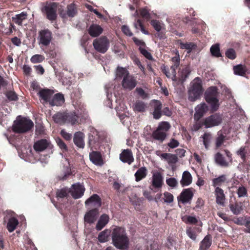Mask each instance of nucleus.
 Listing matches in <instances>:
<instances>
[{
	"label": "nucleus",
	"instance_id": "nucleus-38",
	"mask_svg": "<svg viewBox=\"0 0 250 250\" xmlns=\"http://www.w3.org/2000/svg\"><path fill=\"white\" fill-rule=\"evenodd\" d=\"M233 69L235 75L241 76H244L246 72V67L241 64L234 66Z\"/></svg>",
	"mask_w": 250,
	"mask_h": 250
},
{
	"label": "nucleus",
	"instance_id": "nucleus-48",
	"mask_svg": "<svg viewBox=\"0 0 250 250\" xmlns=\"http://www.w3.org/2000/svg\"><path fill=\"white\" fill-rule=\"evenodd\" d=\"M163 72L165 73L166 76L168 78H171L172 81H176V72H175V74L174 75L170 69L169 70L167 68L166 66H164L162 68Z\"/></svg>",
	"mask_w": 250,
	"mask_h": 250
},
{
	"label": "nucleus",
	"instance_id": "nucleus-12",
	"mask_svg": "<svg viewBox=\"0 0 250 250\" xmlns=\"http://www.w3.org/2000/svg\"><path fill=\"white\" fill-rule=\"evenodd\" d=\"M193 197L192 190L191 188H188L183 190L178 197V200L183 204H185L190 203Z\"/></svg>",
	"mask_w": 250,
	"mask_h": 250
},
{
	"label": "nucleus",
	"instance_id": "nucleus-30",
	"mask_svg": "<svg viewBox=\"0 0 250 250\" xmlns=\"http://www.w3.org/2000/svg\"><path fill=\"white\" fill-rule=\"evenodd\" d=\"M212 243L211 236L206 235L200 243V250H207L211 246Z\"/></svg>",
	"mask_w": 250,
	"mask_h": 250
},
{
	"label": "nucleus",
	"instance_id": "nucleus-21",
	"mask_svg": "<svg viewBox=\"0 0 250 250\" xmlns=\"http://www.w3.org/2000/svg\"><path fill=\"white\" fill-rule=\"evenodd\" d=\"M215 195L216 196V202L217 204L224 207L225 200V195L223 190L219 188H216L215 189Z\"/></svg>",
	"mask_w": 250,
	"mask_h": 250
},
{
	"label": "nucleus",
	"instance_id": "nucleus-52",
	"mask_svg": "<svg viewBox=\"0 0 250 250\" xmlns=\"http://www.w3.org/2000/svg\"><path fill=\"white\" fill-rule=\"evenodd\" d=\"M218 136L216 139L215 146L217 148L219 147L224 143L225 136L221 131L218 132Z\"/></svg>",
	"mask_w": 250,
	"mask_h": 250
},
{
	"label": "nucleus",
	"instance_id": "nucleus-53",
	"mask_svg": "<svg viewBox=\"0 0 250 250\" xmlns=\"http://www.w3.org/2000/svg\"><path fill=\"white\" fill-rule=\"evenodd\" d=\"M139 11L141 16L144 19L148 20L151 18L150 14L146 7L141 8Z\"/></svg>",
	"mask_w": 250,
	"mask_h": 250
},
{
	"label": "nucleus",
	"instance_id": "nucleus-3",
	"mask_svg": "<svg viewBox=\"0 0 250 250\" xmlns=\"http://www.w3.org/2000/svg\"><path fill=\"white\" fill-rule=\"evenodd\" d=\"M34 126L33 122L29 119L18 116L12 125L13 131L17 133H23L30 131Z\"/></svg>",
	"mask_w": 250,
	"mask_h": 250
},
{
	"label": "nucleus",
	"instance_id": "nucleus-59",
	"mask_svg": "<svg viewBox=\"0 0 250 250\" xmlns=\"http://www.w3.org/2000/svg\"><path fill=\"white\" fill-rule=\"evenodd\" d=\"M164 200L165 202L167 203H171L173 202V196L171 193L168 192H166L164 193Z\"/></svg>",
	"mask_w": 250,
	"mask_h": 250
},
{
	"label": "nucleus",
	"instance_id": "nucleus-29",
	"mask_svg": "<svg viewBox=\"0 0 250 250\" xmlns=\"http://www.w3.org/2000/svg\"><path fill=\"white\" fill-rule=\"evenodd\" d=\"M162 159H164L169 164H175L177 162V157L174 154L168 153H163L160 155Z\"/></svg>",
	"mask_w": 250,
	"mask_h": 250
},
{
	"label": "nucleus",
	"instance_id": "nucleus-14",
	"mask_svg": "<svg viewBox=\"0 0 250 250\" xmlns=\"http://www.w3.org/2000/svg\"><path fill=\"white\" fill-rule=\"evenodd\" d=\"M81 113L78 111V113L76 112H67L66 111V124L74 125L79 124V118Z\"/></svg>",
	"mask_w": 250,
	"mask_h": 250
},
{
	"label": "nucleus",
	"instance_id": "nucleus-10",
	"mask_svg": "<svg viewBox=\"0 0 250 250\" xmlns=\"http://www.w3.org/2000/svg\"><path fill=\"white\" fill-rule=\"evenodd\" d=\"M137 84L135 78L131 75L129 74L123 79L122 85L123 87L127 90H131Z\"/></svg>",
	"mask_w": 250,
	"mask_h": 250
},
{
	"label": "nucleus",
	"instance_id": "nucleus-50",
	"mask_svg": "<svg viewBox=\"0 0 250 250\" xmlns=\"http://www.w3.org/2000/svg\"><path fill=\"white\" fill-rule=\"evenodd\" d=\"M151 24L157 32H160L163 28L164 26L163 23L155 20L151 21Z\"/></svg>",
	"mask_w": 250,
	"mask_h": 250
},
{
	"label": "nucleus",
	"instance_id": "nucleus-31",
	"mask_svg": "<svg viewBox=\"0 0 250 250\" xmlns=\"http://www.w3.org/2000/svg\"><path fill=\"white\" fill-rule=\"evenodd\" d=\"M19 224L18 220L14 217L10 218L7 224V229L10 232H13Z\"/></svg>",
	"mask_w": 250,
	"mask_h": 250
},
{
	"label": "nucleus",
	"instance_id": "nucleus-19",
	"mask_svg": "<svg viewBox=\"0 0 250 250\" xmlns=\"http://www.w3.org/2000/svg\"><path fill=\"white\" fill-rule=\"evenodd\" d=\"M84 135L81 131L76 132L74 135L73 142L78 147L83 148L84 147Z\"/></svg>",
	"mask_w": 250,
	"mask_h": 250
},
{
	"label": "nucleus",
	"instance_id": "nucleus-16",
	"mask_svg": "<svg viewBox=\"0 0 250 250\" xmlns=\"http://www.w3.org/2000/svg\"><path fill=\"white\" fill-rule=\"evenodd\" d=\"M34 149L36 152H41L47 148H51L52 145L46 139H41L34 144Z\"/></svg>",
	"mask_w": 250,
	"mask_h": 250
},
{
	"label": "nucleus",
	"instance_id": "nucleus-24",
	"mask_svg": "<svg viewBox=\"0 0 250 250\" xmlns=\"http://www.w3.org/2000/svg\"><path fill=\"white\" fill-rule=\"evenodd\" d=\"M66 112H59L55 114L52 118L54 122L60 125L66 124Z\"/></svg>",
	"mask_w": 250,
	"mask_h": 250
},
{
	"label": "nucleus",
	"instance_id": "nucleus-5",
	"mask_svg": "<svg viewBox=\"0 0 250 250\" xmlns=\"http://www.w3.org/2000/svg\"><path fill=\"white\" fill-rule=\"evenodd\" d=\"M57 4L55 2H46L41 8L42 13L46 16L48 20L52 21L56 20L57 18Z\"/></svg>",
	"mask_w": 250,
	"mask_h": 250
},
{
	"label": "nucleus",
	"instance_id": "nucleus-43",
	"mask_svg": "<svg viewBox=\"0 0 250 250\" xmlns=\"http://www.w3.org/2000/svg\"><path fill=\"white\" fill-rule=\"evenodd\" d=\"M76 13V8L74 4L71 3L67 5L66 14L69 17H74L75 16Z\"/></svg>",
	"mask_w": 250,
	"mask_h": 250
},
{
	"label": "nucleus",
	"instance_id": "nucleus-23",
	"mask_svg": "<svg viewBox=\"0 0 250 250\" xmlns=\"http://www.w3.org/2000/svg\"><path fill=\"white\" fill-rule=\"evenodd\" d=\"M53 94V91L49 89H42L39 92L40 97L44 102H48L49 103L52 98Z\"/></svg>",
	"mask_w": 250,
	"mask_h": 250
},
{
	"label": "nucleus",
	"instance_id": "nucleus-36",
	"mask_svg": "<svg viewBox=\"0 0 250 250\" xmlns=\"http://www.w3.org/2000/svg\"><path fill=\"white\" fill-rule=\"evenodd\" d=\"M129 74L128 71L123 67H118L116 72V79H121L124 77H126Z\"/></svg>",
	"mask_w": 250,
	"mask_h": 250
},
{
	"label": "nucleus",
	"instance_id": "nucleus-9",
	"mask_svg": "<svg viewBox=\"0 0 250 250\" xmlns=\"http://www.w3.org/2000/svg\"><path fill=\"white\" fill-rule=\"evenodd\" d=\"M70 193L71 196L75 199L81 198L84 194L85 188L83 185L79 183L72 185L69 188Z\"/></svg>",
	"mask_w": 250,
	"mask_h": 250
},
{
	"label": "nucleus",
	"instance_id": "nucleus-1",
	"mask_svg": "<svg viewBox=\"0 0 250 250\" xmlns=\"http://www.w3.org/2000/svg\"><path fill=\"white\" fill-rule=\"evenodd\" d=\"M111 235L113 244L117 249H124L128 247L129 240L124 228H115Z\"/></svg>",
	"mask_w": 250,
	"mask_h": 250
},
{
	"label": "nucleus",
	"instance_id": "nucleus-22",
	"mask_svg": "<svg viewBox=\"0 0 250 250\" xmlns=\"http://www.w3.org/2000/svg\"><path fill=\"white\" fill-rule=\"evenodd\" d=\"M103 31L102 27L98 24H92L88 29L89 34L92 37H96L101 35Z\"/></svg>",
	"mask_w": 250,
	"mask_h": 250
},
{
	"label": "nucleus",
	"instance_id": "nucleus-62",
	"mask_svg": "<svg viewBox=\"0 0 250 250\" xmlns=\"http://www.w3.org/2000/svg\"><path fill=\"white\" fill-rule=\"evenodd\" d=\"M141 53L143 55L146 59L151 60L153 58L151 54L148 52L145 48H139Z\"/></svg>",
	"mask_w": 250,
	"mask_h": 250
},
{
	"label": "nucleus",
	"instance_id": "nucleus-54",
	"mask_svg": "<svg viewBox=\"0 0 250 250\" xmlns=\"http://www.w3.org/2000/svg\"><path fill=\"white\" fill-rule=\"evenodd\" d=\"M237 194L239 198L245 197L248 196V191L247 188L241 186L238 188L237 190Z\"/></svg>",
	"mask_w": 250,
	"mask_h": 250
},
{
	"label": "nucleus",
	"instance_id": "nucleus-37",
	"mask_svg": "<svg viewBox=\"0 0 250 250\" xmlns=\"http://www.w3.org/2000/svg\"><path fill=\"white\" fill-rule=\"evenodd\" d=\"M210 52L213 57L219 58L222 56L219 43H215L211 45L210 48Z\"/></svg>",
	"mask_w": 250,
	"mask_h": 250
},
{
	"label": "nucleus",
	"instance_id": "nucleus-44",
	"mask_svg": "<svg viewBox=\"0 0 250 250\" xmlns=\"http://www.w3.org/2000/svg\"><path fill=\"white\" fill-rule=\"evenodd\" d=\"M5 95L9 101H16L18 100V96L13 90H8L5 92Z\"/></svg>",
	"mask_w": 250,
	"mask_h": 250
},
{
	"label": "nucleus",
	"instance_id": "nucleus-39",
	"mask_svg": "<svg viewBox=\"0 0 250 250\" xmlns=\"http://www.w3.org/2000/svg\"><path fill=\"white\" fill-rule=\"evenodd\" d=\"M181 48L188 50V53H190L193 50L197 48V45L193 42H181L180 43Z\"/></svg>",
	"mask_w": 250,
	"mask_h": 250
},
{
	"label": "nucleus",
	"instance_id": "nucleus-4",
	"mask_svg": "<svg viewBox=\"0 0 250 250\" xmlns=\"http://www.w3.org/2000/svg\"><path fill=\"white\" fill-rule=\"evenodd\" d=\"M217 90L216 86H210L206 90L204 94L205 99L210 105L211 109L213 111L217 110L220 105Z\"/></svg>",
	"mask_w": 250,
	"mask_h": 250
},
{
	"label": "nucleus",
	"instance_id": "nucleus-25",
	"mask_svg": "<svg viewBox=\"0 0 250 250\" xmlns=\"http://www.w3.org/2000/svg\"><path fill=\"white\" fill-rule=\"evenodd\" d=\"M109 217L105 214H102L99 218L96 225L95 229L97 230H102L108 223Z\"/></svg>",
	"mask_w": 250,
	"mask_h": 250
},
{
	"label": "nucleus",
	"instance_id": "nucleus-13",
	"mask_svg": "<svg viewBox=\"0 0 250 250\" xmlns=\"http://www.w3.org/2000/svg\"><path fill=\"white\" fill-rule=\"evenodd\" d=\"M99 214V209L92 208L87 211L84 216L85 223L91 224L97 219Z\"/></svg>",
	"mask_w": 250,
	"mask_h": 250
},
{
	"label": "nucleus",
	"instance_id": "nucleus-11",
	"mask_svg": "<svg viewBox=\"0 0 250 250\" xmlns=\"http://www.w3.org/2000/svg\"><path fill=\"white\" fill-rule=\"evenodd\" d=\"M85 206L93 208H98L101 206V199L97 194H94L85 202Z\"/></svg>",
	"mask_w": 250,
	"mask_h": 250
},
{
	"label": "nucleus",
	"instance_id": "nucleus-57",
	"mask_svg": "<svg viewBox=\"0 0 250 250\" xmlns=\"http://www.w3.org/2000/svg\"><path fill=\"white\" fill-rule=\"evenodd\" d=\"M186 233L188 236L192 240L195 241L196 239V234L191 227H188L186 229Z\"/></svg>",
	"mask_w": 250,
	"mask_h": 250
},
{
	"label": "nucleus",
	"instance_id": "nucleus-60",
	"mask_svg": "<svg viewBox=\"0 0 250 250\" xmlns=\"http://www.w3.org/2000/svg\"><path fill=\"white\" fill-rule=\"evenodd\" d=\"M167 184L170 187L174 188L177 185V181L175 178H169L166 179Z\"/></svg>",
	"mask_w": 250,
	"mask_h": 250
},
{
	"label": "nucleus",
	"instance_id": "nucleus-47",
	"mask_svg": "<svg viewBox=\"0 0 250 250\" xmlns=\"http://www.w3.org/2000/svg\"><path fill=\"white\" fill-rule=\"evenodd\" d=\"M69 192H70L69 188L65 187L58 190L56 193V196L58 198H64L67 196Z\"/></svg>",
	"mask_w": 250,
	"mask_h": 250
},
{
	"label": "nucleus",
	"instance_id": "nucleus-26",
	"mask_svg": "<svg viewBox=\"0 0 250 250\" xmlns=\"http://www.w3.org/2000/svg\"><path fill=\"white\" fill-rule=\"evenodd\" d=\"M163 176L160 172H155L152 176V185L156 188H160L162 186Z\"/></svg>",
	"mask_w": 250,
	"mask_h": 250
},
{
	"label": "nucleus",
	"instance_id": "nucleus-51",
	"mask_svg": "<svg viewBox=\"0 0 250 250\" xmlns=\"http://www.w3.org/2000/svg\"><path fill=\"white\" fill-rule=\"evenodd\" d=\"M56 142L60 149L62 151V153H64L68 151V147L66 145L61 139L57 138L56 139Z\"/></svg>",
	"mask_w": 250,
	"mask_h": 250
},
{
	"label": "nucleus",
	"instance_id": "nucleus-61",
	"mask_svg": "<svg viewBox=\"0 0 250 250\" xmlns=\"http://www.w3.org/2000/svg\"><path fill=\"white\" fill-rule=\"evenodd\" d=\"M247 153L245 148L241 147L237 151V154L240 156L243 162L245 161L246 160V154Z\"/></svg>",
	"mask_w": 250,
	"mask_h": 250
},
{
	"label": "nucleus",
	"instance_id": "nucleus-63",
	"mask_svg": "<svg viewBox=\"0 0 250 250\" xmlns=\"http://www.w3.org/2000/svg\"><path fill=\"white\" fill-rule=\"evenodd\" d=\"M122 31L127 36L131 37L133 35V33L131 31L129 27L126 25H124L122 26Z\"/></svg>",
	"mask_w": 250,
	"mask_h": 250
},
{
	"label": "nucleus",
	"instance_id": "nucleus-18",
	"mask_svg": "<svg viewBox=\"0 0 250 250\" xmlns=\"http://www.w3.org/2000/svg\"><path fill=\"white\" fill-rule=\"evenodd\" d=\"M120 159L123 163H126L131 164L133 160L132 153L131 151L128 149H125L120 155Z\"/></svg>",
	"mask_w": 250,
	"mask_h": 250
},
{
	"label": "nucleus",
	"instance_id": "nucleus-8",
	"mask_svg": "<svg viewBox=\"0 0 250 250\" xmlns=\"http://www.w3.org/2000/svg\"><path fill=\"white\" fill-rule=\"evenodd\" d=\"M222 122V116L218 113L213 114L204 119V125L205 128H210L220 125Z\"/></svg>",
	"mask_w": 250,
	"mask_h": 250
},
{
	"label": "nucleus",
	"instance_id": "nucleus-55",
	"mask_svg": "<svg viewBox=\"0 0 250 250\" xmlns=\"http://www.w3.org/2000/svg\"><path fill=\"white\" fill-rule=\"evenodd\" d=\"M225 55L230 60H234L236 57L235 51L233 48L228 49L225 52Z\"/></svg>",
	"mask_w": 250,
	"mask_h": 250
},
{
	"label": "nucleus",
	"instance_id": "nucleus-42",
	"mask_svg": "<svg viewBox=\"0 0 250 250\" xmlns=\"http://www.w3.org/2000/svg\"><path fill=\"white\" fill-rule=\"evenodd\" d=\"M182 220L186 223L188 224H192L195 225L198 223V220L196 218L195 216H185L182 217Z\"/></svg>",
	"mask_w": 250,
	"mask_h": 250
},
{
	"label": "nucleus",
	"instance_id": "nucleus-28",
	"mask_svg": "<svg viewBox=\"0 0 250 250\" xmlns=\"http://www.w3.org/2000/svg\"><path fill=\"white\" fill-rule=\"evenodd\" d=\"M190 72L191 70L189 66H186L183 68L180 72L179 82L183 84L188 77Z\"/></svg>",
	"mask_w": 250,
	"mask_h": 250
},
{
	"label": "nucleus",
	"instance_id": "nucleus-58",
	"mask_svg": "<svg viewBox=\"0 0 250 250\" xmlns=\"http://www.w3.org/2000/svg\"><path fill=\"white\" fill-rule=\"evenodd\" d=\"M229 208L234 214H239L241 210V208L238 205L230 204L229 205Z\"/></svg>",
	"mask_w": 250,
	"mask_h": 250
},
{
	"label": "nucleus",
	"instance_id": "nucleus-49",
	"mask_svg": "<svg viewBox=\"0 0 250 250\" xmlns=\"http://www.w3.org/2000/svg\"><path fill=\"white\" fill-rule=\"evenodd\" d=\"M226 176L225 175H222L217 178H214L212 180L213 186L214 187L220 186L226 181Z\"/></svg>",
	"mask_w": 250,
	"mask_h": 250
},
{
	"label": "nucleus",
	"instance_id": "nucleus-35",
	"mask_svg": "<svg viewBox=\"0 0 250 250\" xmlns=\"http://www.w3.org/2000/svg\"><path fill=\"white\" fill-rule=\"evenodd\" d=\"M133 109L135 111L143 112L146 108V104L141 101H137L133 105Z\"/></svg>",
	"mask_w": 250,
	"mask_h": 250
},
{
	"label": "nucleus",
	"instance_id": "nucleus-20",
	"mask_svg": "<svg viewBox=\"0 0 250 250\" xmlns=\"http://www.w3.org/2000/svg\"><path fill=\"white\" fill-rule=\"evenodd\" d=\"M64 103V98L63 94L57 93L55 94L49 101V104L52 106H61Z\"/></svg>",
	"mask_w": 250,
	"mask_h": 250
},
{
	"label": "nucleus",
	"instance_id": "nucleus-34",
	"mask_svg": "<svg viewBox=\"0 0 250 250\" xmlns=\"http://www.w3.org/2000/svg\"><path fill=\"white\" fill-rule=\"evenodd\" d=\"M171 61L173 62L172 65L170 67V69L172 73L174 75L176 72V69L178 68L180 64V56L178 51H176V56L171 58Z\"/></svg>",
	"mask_w": 250,
	"mask_h": 250
},
{
	"label": "nucleus",
	"instance_id": "nucleus-64",
	"mask_svg": "<svg viewBox=\"0 0 250 250\" xmlns=\"http://www.w3.org/2000/svg\"><path fill=\"white\" fill-rule=\"evenodd\" d=\"M169 124L167 122H162L159 125L157 129L164 130L166 132V131L169 129Z\"/></svg>",
	"mask_w": 250,
	"mask_h": 250
},
{
	"label": "nucleus",
	"instance_id": "nucleus-15",
	"mask_svg": "<svg viewBox=\"0 0 250 250\" xmlns=\"http://www.w3.org/2000/svg\"><path fill=\"white\" fill-rule=\"evenodd\" d=\"M208 109V106L205 103H202L195 108L194 120H200Z\"/></svg>",
	"mask_w": 250,
	"mask_h": 250
},
{
	"label": "nucleus",
	"instance_id": "nucleus-32",
	"mask_svg": "<svg viewBox=\"0 0 250 250\" xmlns=\"http://www.w3.org/2000/svg\"><path fill=\"white\" fill-rule=\"evenodd\" d=\"M152 137L154 139L162 142L165 140L167 137V134L165 131L157 129L153 131Z\"/></svg>",
	"mask_w": 250,
	"mask_h": 250
},
{
	"label": "nucleus",
	"instance_id": "nucleus-27",
	"mask_svg": "<svg viewBox=\"0 0 250 250\" xmlns=\"http://www.w3.org/2000/svg\"><path fill=\"white\" fill-rule=\"evenodd\" d=\"M192 180V178L191 174L188 171H185L183 173L180 184L182 187L188 186L191 183Z\"/></svg>",
	"mask_w": 250,
	"mask_h": 250
},
{
	"label": "nucleus",
	"instance_id": "nucleus-56",
	"mask_svg": "<svg viewBox=\"0 0 250 250\" xmlns=\"http://www.w3.org/2000/svg\"><path fill=\"white\" fill-rule=\"evenodd\" d=\"M45 58L43 56L39 54H36L33 55L30 59V61L33 63H39L42 62Z\"/></svg>",
	"mask_w": 250,
	"mask_h": 250
},
{
	"label": "nucleus",
	"instance_id": "nucleus-45",
	"mask_svg": "<svg viewBox=\"0 0 250 250\" xmlns=\"http://www.w3.org/2000/svg\"><path fill=\"white\" fill-rule=\"evenodd\" d=\"M27 14L25 12H21L19 14L16 15L15 17L13 18L15 22L19 25H21L22 22L26 18Z\"/></svg>",
	"mask_w": 250,
	"mask_h": 250
},
{
	"label": "nucleus",
	"instance_id": "nucleus-6",
	"mask_svg": "<svg viewBox=\"0 0 250 250\" xmlns=\"http://www.w3.org/2000/svg\"><path fill=\"white\" fill-rule=\"evenodd\" d=\"M93 45L97 51L104 53L109 48V42L106 37L102 36L94 40Z\"/></svg>",
	"mask_w": 250,
	"mask_h": 250
},
{
	"label": "nucleus",
	"instance_id": "nucleus-40",
	"mask_svg": "<svg viewBox=\"0 0 250 250\" xmlns=\"http://www.w3.org/2000/svg\"><path fill=\"white\" fill-rule=\"evenodd\" d=\"M110 230L105 229L101 231L98 235V239L100 242L104 243L108 240V237L110 234Z\"/></svg>",
	"mask_w": 250,
	"mask_h": 250
},
{
	"label": "nucleus",
	"instance_id": "nucleus-2",
	"mask_svg": "<svg viewBox=\"0 0 250 250\" xmlns=\"http://www.w3.org/2000/svg\"><path fill=\"white\" fill-rule=\"evenodd\" d=\"M204 92L202 81L199 77L195 78L189 84L188 89V99L190 102H195L199 99Z\"/></svg>",
	"mask_w": 250,
	"mask_h": 250
},
{
	"label": "nucleus",
	"instance_id": "nucleus-17",
	"mask_svg": "<svg viewBox=\"0 0 250 250\" xmlns=\"http://www.w3.org/2000/svg\"><path fill=\"white\" fill-rule=\"evenodd\" d=\"M90 160L97 166H101L104 164L101 154L100 152L92 151L89 153Z\"/></svg>",
	"mask_w": 250,
	"mask_h": 250
},
{
	"label": "nucleus",
	"instance_id": "nucleus-33",
	"mask_svg": "<svg viewBox=\"0 0 250 250\" xmlns=\"http://www.w3.org/2000/svg\"><path fill=\"white\" fill-rule=\"evenodd\" d=\"M147 175V169L146 167H143L139 168L135 173V180L139 182L145 178Z\"/></svg>",
	"mask_w": 250,
	"mask_h": 250
},
{
	"label": "nucleus",
	"instance_id": "nucleus-46",
	"mask_svg": "<svg viewBox=\"0 0 250 250\" xmlns=\"http://www.w3.org/2000/svg\"><path fill=\"white\" fill-rule=\"evenodd\" d=\"M203 144L206 149H208L211 139V134L210 133H205L202 137Z\"/></svg>",
	"mask_w": 250,
	"mask_h": 250
},
{
	"label": "nucleus",
	"instance_id": "nucleus-41",
	"mask_svg": "<svg viewBox=\"0 0 250 250\" xmlns=\"http://www.w3.org/2000/svg\"><path fill=\"white\" fill-rule=\"evenodd\" d=\"M215 160L216 163L221 166L226 167L228 165L223 155L219 152H218L215 155Z\"/></svg>",
	"mask_w": 250,
	"mask_h": 250
},
{
	"label": "nucleus",
	"instance_id": "nucleus-7",
	"mask_svg": "<svg viewBox=\"0 0 250 250\" xmlns=\"http://www.w3.org/2000/svg\"><path fill=\"white\" fill-rule=\"evenodd\" d=\"M52 40V33L48 29H44L39 33V43L41 47L47 46Z\"/></svg>",
	"mask_w": 250,
	"mask_h": 250
}]
</instances>
